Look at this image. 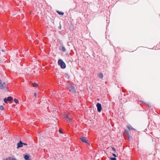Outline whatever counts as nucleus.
<instances>
[{"mask_svg":"<svg viewBox=\"0 0 160 160\" xmlns=\"http://www.w3.org/2000/svg\"><path fill=\"white\" fill-rule=\"evenodd\" d=\"M7 87V84L4 82L2 83L0 79V89H3Z\"/></svg>","mask_w":160,"mask_h":160,"instance_id":"2","label":"nucleus"},{"mask_svg":"<svg viewBox=\"0 0 160 160\" xmlns=\"http://www.w3.org/2000/svg\"><path fill=\"white\" fill-rule=\"evenodd\" d=\"M57 12L59 14L61 15H63L64 14V12L60 11H57Z\"/></svg>","mask_w":160,"mask_h":160,"instance_id":"11","label":"nucleus"},{"mask_svg":"<svg viewBox=\"0 0 160 160\" xmlns=\"http://www.w3.org/2000/svg\"><path fill=\"white\" fill-rule=\"evenodd\" d=\"M24 159L26 160H28L29 159V156L28 155H26L24 157Z\"/></svg>","mask_w":160,"mask_h":160,"instance_id":"13","label":"nucleus"},{"mask_svg":"<svg viewBox=\"0 0 160 160\" xmlns=\"http://www.w3.org/2000/svg\"><path fill=\"white\" fill-rule=\"evenodd\" d=\"M86 139V138L85 137H82L80 138V139L81 141L84 142H87Z\"/></svg>","mask_w":160,"mask_h":160,"instance_id":"7","label":"nucleus"},{"mask_svg":"<svg viewBox=\"0 0 160 160\" xmlns=\"http://www.w3.org/2000/svg\"><path fill=\"white\" fill-rule=\"evenodd\" d=\"M110 159L111 160H117L116 158H111Z\"/></svg>","mask_w":160,"mask_h":160,"instance_id":"18","label":"nucleus"},{"mask_svg":"<svg viewBox=\"0 0 160 160\" xmlns=\"http://www.w3.org/2000/svg\"><path fill=\"white\" fill-rule=\"evenodd\" d=\"M68 89L69 91L73 93H76V91L74 87L72 86H69L68 87Z\"/></svg>","mask_w":160,"mask_h":160,"instance_id":"3","label":"nucleus"},{"mask_svg":"<svg viewBox=\"0 0 160 160\" xmlns=\"http://www.w3.org/2000/svg\"><path fill=\"white\" fill-rule=\"evenodd\" d=\"M8 100L7 99V98H4V101L5 102H6L8 101Z\"/></svg>","mask_w":160,"mask_h":160,"instance_id":"21","label":"nucleus"},{"mask_svg":"<svg viewBox=\"0 0 160 160\" xmlns=\"http://www.w3.org/2000/svg\"><path fill=\"white\" fill-rule=\"evenodd\" d=\"M32 12H30V13H31Z\"/></svg>","mask_w":160,"mask_h":160,"instance_id":"27","label":"nucleus"},{"mask_svg":"<svg viewBox=\"0 0 160 160\" xmlns=\"http://www.w3.org/2000/svg\"><path fill=\"white\" fill-rule=\"evenodd\" d=\"M3 160H16L15 158L11 157H9L3 159Z\"/></svg>","mask_w":160,"mask_h":160,"instance_id":"8","label":"nucleus"},{"mask_svg":"<svg viewBox=\"0 0 160 160\" xmlns=\"http://www.w3.org/2000/svg\"><path fill=\"white\" fill-rule=\"evenodd\" d=\"M112 150H113V151H114L115 152V151H116V150H115V148H114L112 147Z\"/></svg>","mask_w":160,"mask_h":160,"instance_id":"20","label":"nucleus"},{"mask_svg":"<svg viewBox=\"0 0 160 160\" xmlns=\"http://www.w3.org/2000/svg\"><path fill=\"white\" fill-rule=\"evenodd\" d=\"M2 52H4V51H3V50H2Z\"/></svg>","mask_w":160,"mask_h":160,"instance_id":"26","label":"nucleus"},{"mask_svg":"<svg viewBox=\"0 0 160 160\" xmlns=\"http://www.w3.org/2000/svg\"><path fill=\"white\" fill-rule=\"evenodd\" d=\"M127 128H128L129 130H130L131 129H133V128L131 126H127Z\"/></svg>","mask_w":160,"mask_h":160,"instance_id":"14","label":"nucleus"},{"mask_svg":"<svg viewBox=\"0 0 160 160\" xmlns=\"http://www.w3.org/2000/svg\"><path fill=\"white\" fill-rule=\"evenodd\" d=\"M38 86V85L37 84V83H33L32 84V86L33 87H37Z\"/></svg>","mask_w":160,"mask_h":160,"instance_id":"15","label":"nucleus"},{"mask_svg":"<svg viewBox=\"0 0 160 160\" xmlns=\"http://www.w3.org/2000/svg\"><path fill=\"white\" fill-rule=\"evenodd\" d=\"M98 76L100 79H102L103 77V74L101 72H100L98 74Z\"/></svg>","mask_w":160,"mask_h":160,"instance_id":"9","label":"nucleus"},{"mask_svg":"<svg viewBox=\"0 0 160 160\" xmlns=\"http://www.w3.org/2000/svg\"><path fill=\"white\" fill-rule=\"evenodd\" d=\"M0 109L2 110H3L4 108H3V107L1 105L0 106Z\"/></svg>","mask_w":160,"mask_h":160,"instance_id":"16","label":"nucleus"},{"mask_svg":"<svg viewBox=\"0 0 160 160\" xmlns=\"http://www.w3.org/2000/svg\"><path fill=\"white\" fill-rule=\"evenodd\" d=\"M8 101H12L13 100L12 98L11 97H9L7 98Z\"/></svg>","mask_w":160,"mask_h":160,"instance_id":"12","label":"nucleus"},{"mask_svg":"<svg viewBox=\"0 0 160 160\" xmlns=\"http://www.w3.org/2000/svg\"><path fill=\"white\" fill-rule=\"evenodd\" d=\"M61 50L64 52H66V48L63 45H62V46L61 48Z\"/></svg>","mask_w":160,"mask_h":160,"instance_id":"10","label":"nucleus"},{"mask_svg":"<svg viewBox=\"0 0 160 160\" xmlns=\"http://www.w3.org/2000/svg\"><path fill=\"white\" fill-rule=\"evenodd\" d=\"M58 64L62 68L64 69L66 68V65L63 60L61 59H59L58 61Z\"/></svg>","mask_w":160,"mask_h":160,"instance_id":"1","label":"nucleus"},{"mask_svg":"<svg viewBox=\"0 0 160 160\" xmlns=\"http://www.w3.org/2000/svg\"><path fill=\"white\" fill-rule=\"evenodd\" d=\"M112 155L114 157H116L117 156V155H116L115 154H114V153H113L112 154Z\"/></svg>","mask_w":160,"mask_h":160,"instance_id":"22","label":"nucleus"},{"mask_svg":"<svg viewBox=\"0 0 160 160\" xmlns=\"http://www.w3.org/2000/svg\"><path fill=\"white\" fill-rule=\"evenodd\" d=\"M124 133H126L127 135L129 134V132L128 130H125Z\"/></svg>","mask_w":160,"mask_h":160,"instance_id":"17","label":"nucleus"},{"mask_svg":"<svg viewBox=\"0 0 160 160\" xmlns=\"http://www.w3.org/2000/svg\"><path fill=\"white\" fill-rule=\"evenodd\" d=\"M34 96L35 97H36V96H37V94L36 93H34Z\"/></svg>","mask_w":160,"mask_h":160,"instance_id":"24","label":"nucleus"},{"mask_svg":"<svg viewBox=\"0 0 160 160\" xmlns=\"http://www.w3.org/2000/svg\"><path fill=\"white\" fill-rule=\"evenodd\" d=\"M64 117L68 122H70L71 121L72 119L70 118L69 115H66Z\"/></svg>","mask_w":160,"mask_h":160,"instance_id":"5","label":"nucleus"},{"mask_svg":"<svg viewBox=\"0 0 160 160\" xmlns=\"http://www.w3.org/2000/svg\"><path fill=\"white\" fill-rule=\"evenodd\" d=\"M23 144L22 142L20 141L19 142L17 143V148L22 147L23 146Z\"/></svg>","mask_w":160,"mask_h":160,"instance_id":"6","label":"nucleus"},{"mask_svg":"<svg viewBox=\"0 0 160 160\" xmlns=\"http://www.w3.org/2000/svg\"><path fill=\"white\" fill-rule=\"evenodd\" d=\"M59 132L60 133H62V130H61V129H60L59 130Z\"/></svg>","mask_w":160,"mask_h":160,"instance_id":"23","label":"nucleus"},{"mask_svg":"<svg viewBox=\"0 0 160 160\" xmlns=\"http://www.w3.org/2000/svg\"><path fill=\"white\" fill-rule=\"evenodd\" d=\"M14 101L15 102H16V103H17L18 102V100L16 99H15L14 100Z\"/></svg>","mask_w":160,"mask_h":160,"instance_id":"19","label":"nucleus"},{"mask_svg":"<svg viewBox=\"0 0 160 160\" xmlns=\"http://www.w3.org/2000/svg\"><path fill=\"white\" fill-rule=\"evenodd\" d=\"M96 106L97 108V110L99 112H101L102 110V106L101 104L99 103H98L96 105Z\"/></svg>","mask_w":160,"mask_h":160,"instance_id":"4","label":"nucleus"},{"mask_svg":"<svg viewBox=\"0 0 160 160\" xmlns=\"http://www.w3.org/2000/svg\"><path fill=\"white\" fill-rule=\"evenodd\" d=\"M22 143H23V145H27V143H23L22 142Z\"/></svg>","mask_w":160,"mask_h":160,"instance_id":"25","label":"nucleus"}]
</instances>
